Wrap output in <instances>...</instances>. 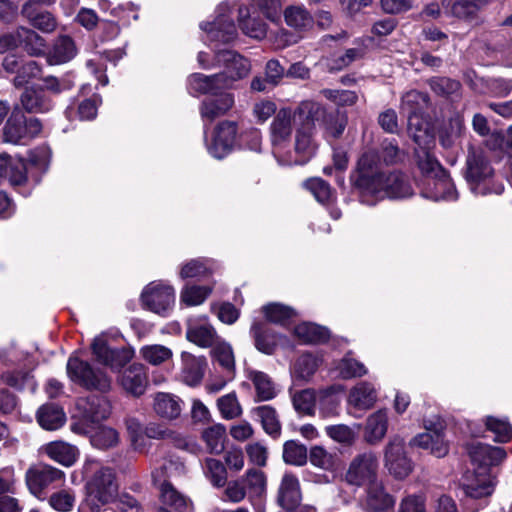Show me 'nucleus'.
<instances>
[{"label":"nucleus","instance_id":"31","mask_svg":"<svg viewBox=\"0 0 512 512\" xmlns=\"http://www.w3.org/2000/svg\"><path fill=\"white\" fill-rule=\"evenodd\" d=\"M429 96L426 93L411 90L405 93L401 100V111L407 116L410 129L414 120L428 107Z\"/></svg>","mask_w":512,"mask_h":512},{"label":"nucleus","instance_id":"47","mask_svg":"<svg viewBox=\"0 0 512 512\" xmlns=\"http://www.w3.org/2000/svg\"><path fill=\"white\" fill-rule=\"evenodd\" d=\"M1 380L4 384L16 389L17 391L29 390L31 393L36 391L37 383L30 371L12 370L1 374Z\"/></svg>","mask_w":512,"mask_h":512},{"label":"nucleus","instance_id":"32","mask_svg":"<svg viewBox=\"0 0 512 512\" xmlns=\"http://www.w3.org/2000/svg\"><path fill=\"white\" fill-rule=\"evenodd\" d=\"M77 54V47L74 40L67 35L57 37L47 54L49 65H60L69 62Z\"/></svg>","mask_w":512,"mask_h":512},{"label":"nucleus","instance_id":"24","mask_svg":"<svg viewBox=\"0 0 512 512\" xmlns=\"http://www.w3.org/2000/svg\"><path fill=\"white\" fill-rule=\"evenodd\" d=\"M283 17L286 25L292 29L294 33L300 34L301 38L311 31L315 24L313 15L302 4L288 5L283 10Z\"/></svg>","mask_w":512,"mask_h":512},{"label":"nucleus","instance_id":"21","mask_svg":"<svg viewBox=\"0 0 512 512\" xmlns=\"http://www.w3.org/2000/svg\"><path fill=\"white\" fill-rule=\"evenodd\" d=\"M186 338L202 348L214 346L219 339L216 330L205 316L187 320Z\"/></svg>","mask_w":512,"mask_h":512},{"label":"nucleus","instance_id":"48","mask_svg":"<svg viewBox=\"0 0 512 512\" xmlns=\"http://www.w3.org/2000/svg\"><path fill=\"white\" fill-rule=\"evenodd\" d=\"M202 438L211 454H220L225 448L226 428L222 424L210 426L203 431Z\"/></svg>","mask_w":512,"mask_h":512},{"label":"nucleus","instance_id":"57","mask_svg":"<svg viewBox=\"0 0 512 512\" xmlns=\"http://www.w3.org/2000/svg\"><path fill=\"white\" fill-rule=\"evenodd\" d=\"M42 74V68L35 60H29L22 63L18 74L13 79L16 87H23L31 80L37 79Z\"/></svg>","mask_w":512,"mask_h":512},{"label":"nucleus","instance_id":"49","mask_svg":"<svg viewBox=\"0 0 512 512\" xmlns=\"http://www.w3.org/2000/svg\"><path fill=\"white\" fill-rule=\"evenodd\" d=\"M211 354L215 362L227 373L231 378L235 370V360L232 347L226 342L217 341L212 346Z\"/></svg>","mask_w":512,"mask_h":512},{"label":"nucleus","instance_id":"15","mask_svg":"<svg viewBox=\"0 0 512 512\" xmlns=\"http://www.w3.org/2000/svg\"><path fill=\"white\" fill-rule=\"evenodd\" d=\"M74 433L88 436L93 447L100 450H107L117 446L119 443V433L116 429L98 424H89L86 422H75L71 425Z\"/></svg>","mask_w":512,"mask_h":512},{"label":"nucleus","instance_id":"41","mask_svg":"<svg viewBox=\"0 0 512 512\" xmlns=\"http://www.w3.org/2000/svg\"><path fill=\"white\" fill-rule=\"evenodd\" d=\"M249 379L255 388L256 401H269L277 396L276 385L268 374L253 370L249 372Z\"/></svg>","mask_w":512,"mask_h":512},{"label":"nucleus","instance_id":"54","mask_svg":"<svg viewBox=\"0 0 512 512\" xmlns=\"http://www.w3.org/2000/svg\"><path fill=\"white\" fill-rule=\"evenodd\" d=\"M319 366V359L312 354L301 355L294 364V376L301 380H309Z\"/></svg>","mask_w":512,"mask_h":512},{"label":"nucleus","instance_id":"60","mask_svg":"<svg viewBox=\"0 0 512 512\" xmlns=\"http://www.w3.org/2000/svg\"><path fill=\"white\" fill-rule=\"evenodd\" d=\"M322 122L325 125L326 134L336 139L339 138L346 127L347 119L344 115L338 113H327L320 118L318 123Z\"/></svg>","mask_w":512,"mask_h":512},{"label":"nucleus","instance_id":"63","mask_svg":"<svg viewBox=\"0 0 512 512\" xmlns=\"http://www.w3.org/2000/svg\"><path fill=\"white\" fill-rule=\"evenodd\" d=\"M140 353L143 359L152 365H160L172 356V351L163 345L145 346Z\"/></svg>","mask_w":512,"mask_h":512},{"label":"nucleus","instance_id":"37","mask_svg":"<svg viewBox=\"0 0 512 512\" xmlns=\"http://www.w3.org/2000/svg\"><path fill=\"white\" fill-rule=\"evenodd\" d=\"M37 421L46 430H57L64 425L66 415L60 406L47 403L38 409Z\"/></svg>","mask_w":512,"mask_h":512},{"label":"nucleus","instance_id":"43","mask_svg":"<svg viewBox=\"0 0 512 512\" xmlns=\"http://www.w3.org/2000/svg\"><path fill=\"white\" fill-rule=\"evenodd\" d=\"M252 414L256 417L264 431L273 438L279 437L281 433V423L274 407L270 405H261L252 409Z\"/></svg>","mask_w":512,"mask_h":512},{"label":"nucleus","instance_id":"38","mask_svg":"<svg viewBox=\"0 0 512 512\" xmlns=\"http://www.w3.org/2000/svg\"><path fill=\"white\" fill-rule=\"evenodd\" d=\"M388 429V416L386 411L379 410L371 414L366 421L365 440L374 444L381 441Z\"/></svg>","mask_w":512,"mask_h":512},{"label":"nucleus","instance_id":"62","mask_svg":"<svg viewBox=\"0 0 512 512\" xmlns=\"http://www.w3.org/2000/svg\"><path fill=\"white\" fill-rule=\"evenodd\" d=\"M76 496L72 490H60L49 497V505L56 511L69 512L73 509Z\"/></svg>","mask_w":512,"mask_h":512},{"label":"nucleus","instance_id":"50","mask_svg":"<svg viewBox=\"0 0 512 512\" xmlns=\"http://www.w3.org/2000/svg\"><path fill=\"white\" fill-rule=\"evenodd\" d=\"M262 310L268 322L283 326L289 324L296 316L294 309L280 303L267 304Z\"/></svg>","mask_w":512,"mask_h":512},{"label":"nucleus","instance_id":"26","mask_svg":"<svg viewBox=\"0 0 512 512\" xmlns=\"http://www.w3.org/2000/svg\"><path fill=\"white\" fill-rule=\"evenodd\" d=\"M118 381L127 393L136 397L141 396L148 384L145 366L139 363L131 364L122 371Z\"/></svg>","mask_w":512,"mask_h":512},{"label":"nucleus","instance_id":"28","mask_svg":"<svg viewBox=\"0 0 512 512\" xmlns=\"http://www.w3.org/2000/svg\"><path fill=\"white\" fill-rule=\"evenodd\" d=\"M395 505V499L386 492L381 481L367 485L365 507L368 512H386Z\"/></svg>","mask_w":512,"mask_h":512},{"label":"nucleus","instance_id":"51","mask_svg":"<svg viewBox=\"0 0 512 512\" xmlns=\"http://www.w3.org/2000/svg\"><path fill=\"white\" fill-rule=\"evenodd\" d=\"M292 404L300 415L311 416L315 412L316 395L312 389L297 391L292 395Z\"/></svg>","mask_w":512,"mask_h":512},{"label":"nucleus","instance_id":"53","mask_svg":"<svg viewBox=\"0 0 512 512\" xmlns=\"http://www.w3.org/2000/svg\"><path fill=\"white\" fill-rule=\"evenodd\" d=\"M212 273L211 262L207 259H193L184 264L180 271L182 279L205 278Z\"/></svg>","mask_w":512,"mask_h":512},{"label":"nucleus","instance_id":"40","mask_svg":"<svg viewBox=\"0 0 512 512\" xmlns=\"http://www.w3.org/2000/svg\"><path fill=\"white\" fill-rule=\"evenodd\" d=\"M414 141L421 146L420 135H413ZM416 158L418 168L423 173L424 179L427 177L435 176V174H441L446 170L441 166L435 156L425 147H420L416 150Z\"/></svg>","mask_w":512,"mask_h":512},{"label":"nucleus","instance_id":"7","mask_svg":"<svg viewBox=\"0 0 512 512\" xmlns=\"http://www.w3.org/2000/svg\"><path fill=\"white\" fill-rule=\"evenodd\" d=\"M67 374L71 381L87 390H97L102 393L111 388V379L102 370L95 369L89 362L73 354L67 362Z\"/></svg>","mask_w":512,"mask_h":512},{"label":"nucleus","instance_id":"20","mask_svg":"<svg viewBox=\"0 0 512 512\" xmlns=\"http://www.w3.org/2000/svg\"><path fill=\"white\" fill-rule=\"evenodd\" d=\"M208 93L210 97L203 100L200 106V114L204 122L212 123L216 118L225 115L234 106V94L223 92ZM198 96L201 93H190Z\"/></svg>","mask_w":512,"mask_h":512},{"label":"nucleus","instance_id":"44","mask_svg":"<svg viewBox=\"0 0 512 512\" xmlns=\"http://www.w3.org/2000/svg\"><path fill=\"white\" fill-rule=\"evenodd\" d=\"M21 104L28 113H45L53 107L51 99L36 89H26L21 95Z\"/></svg>","mask_w":512,"mask_h":512},{"label":"nucleus","instance_id":"34","mask_svg":"<svg viewBox=\"0 0 512 512\" xmlns=\"http://www.w3.org/2000/svg\"><path fill=\"white\" fill-rule=\"evenodd\" d=\"M183 401L176 395L158 392L154 397L153 409L155 413L166 420L178 418L182 411Z\"/></svg>","mask_w":512,"mask_h":512},{"label":"nucleus","instance_id":"25","mask_svg":"<svg viewBox=\"0 0 512 512\" xmlns=\"http://www.w3.org/2000/svg\"><path fill=\"white\" fill-rule=\"evenodd\" d=\"M27 180V165L21 158H13L6 153L0 154V185L6 181L19 186Z\"/></svg>","mask_w":512,"mask_h":512},{"label":"nucleus","instance_id":"58","mask_svg":"<svg viewBox=\"0 0 512 512\" xmlns=\"http://www.w3.org/2000/svg\"><path fill=\"white\" fill-rule=\"evenodd\" d=\"M304 186L313 194L319 203H329L333 197L329 183L321 178L315 177L308 179L305 181Z\"/></svg>","mask_w":512,"mask_h":512},{"label":"nucleus","instance_id":"3","mask_svg":"<svg viewBox=\"0 0 512 512\" xmlns=\"http://www.w3.org/2000/svg\"><path fill=\"white\" fill-rule=\"evenodd\" d=\"M215 59L223 70L213 75L193 73L187 79L189 93H215L220 90L236 89L237 82L246 78L251 71L250 61L233 50H216Z\"/></svg>","mask_w":512,"mask_h":512},{"label":"nucleus","instance_id":"39","mask_svg":"<svg viewBox=\"0 0 512 512\" xmlns=\"http://www.w3.org/2000/svg\"><path fill=\"white\" fill-rule=\"evenodd\" d=\"M377 399L374 386L366 381L359 382L349 393L348 402L358 409H369Z\"/></svg>","mask_w":512,"mask_h":512},{"label":"nucleus","instance_id":"11","mask_svg":"<svg viewBox=\"0 0 512 512\" xmlns=\"http://www.w3.org/2000/svg\"><path fill=\"white\" fill-rule=\"evenodd\" d=\"M143 306L161 316H167L175 302V292L172 286L161 282H151L142 294Z\"/></svg>","mask_w":512,"mask_h":512},{"label":"nucleus","instance_id":"23","mask_svg":"<svg viewBox=\"0 0 512 512\" xmlns=\"http://www.w3.org/2000/svg\"><path fill=\"white\" fill-rule=\"evenodd\" d=\"M426 432L418 434L412 440V444L422 449L429 450L436 457H444L448 453V444L444 437L441 423L434 427L425 424Z\"/></svg>","mask_w":512,"mask_h":512},{"label":"nucleus","instance_id":"45","mask_svg":"<svg viewBox=\"0 0 512 512\" xmlns=\"http://www.w3.org/2000/svg\"><path fill=\"white\" fill-rule=\"evenodd\" d=\"M18 38L20 39V47L30 56L38 57L45 54L46 41L34 30L19 27Z\"/></svg>","mask_w":512,"mask_h":512},{"label":"nucleus","instance_id":"55","mask_svg":"<svg viewBox=\"0 0 512 512\" xmlns=\"http://www.w3.org/2000/svg\"><path fill=\"white\" fill-rule=\"evenodd\" d=\"M485 424L487 429L495 435L494 440L496 442L505 443L511 439L512 426L506 419L488 416Z\"/></svg>","mask_w":512,"mask_h":512},{"label":"nucleus","instance_id":"46","mask_svg":"<svg viewBox=\"0 0 512 512\" xmlns=\"http://www.w3.org/2000/svg\"><path fill=\"white\" fill-rule=\"evenodd\" d=\"M295 336L306 344L324 343L329 339V330L323 326L304 322L294 328Z\"/></svg>","mask_w":512,"mask_h":512},{"label":"nucleus","instance_id":"8","mask_svg":"<svg viewBox=\"0 0 512 512\" xmlns=\"http://www.w3.org/2000/svg\"><path fill=\"white\" fill-rule=\"evenodd\" d=\"M41 130L42 124L37 118H27L21 111L14 110L3 128V140L25 145L38 136Z\"/></svg>","mask_w":512,"mask_h":512},{"label":"nucleus","instance_id":"13","mask_svg":"<svg viewBox=\"0 0 512 512\" xmlns=\"http://www.w3.org/2000/svg\"><path fill=\"white\" fill-rule=\"evenodd\" d=\"M384 462L389 473L396 479H404L412 472V462L406 455L403 438L395 436L388 442Z\"/></svg>","mask_w":512,"mask_h":512},{"label":"nucleus","instance_id":"59","mask_svg":"<svg viewBox=\"0 0 512 512\" xmlns=\"http://www.w3.org/2000/svg\"><path fill=\"white\" fill-rule=\"evenodd\" d=\"M337 370L339 372V376L343 379L361 377L367 374V369L364 364L349 357L348 355L341 359L337 366Z\"/></svg>","mask_w":512,"mask_h":512},{"label":"nucleus","instance_id":"27","mask_svg":"<svg viewBox=\"0 0 512 512\" xmlns=\"http://www.w3.org/2000/svg\"><path fill=\"white\" fill-rule=\"evenodd\" d=\"M257 350L264 354H273L282 336L266 322H254L250 329Z\"/></svg>","mask_w":512,"mask_h":512},{"label":"nucleus","instance_id":"1","mask_svg":"<svg viewBox=\"0 0 512 512\" xmlns=\"http://www.w3.org/2000/svg\"><path fill=\"white\" fill-rule=\"evenodd\" d=\"M351 181L363 197L371 196L375 200H401L414 195L409 177L399 170L384 171L380 154L374 149L359 157Z\"/></svg>","mask_w":512,"mask_h":512},{"label":"nucleus","instance_id":"29","mask_svg":"<svg viewBox=\"0 0 512 512\" xmlns=\"http://www.w3.org/2000/svg\"><path fill=\"white\" fill-rule=\"evenodd\" d=\"M181 377L185 384L197 386L201 383L207 367L206 358L194 356L191 353L183 352Z\"/></svg>","mask_w":512,"mask_h":512},{"label":"nucleus","instance_id":"17","mask_svg":"<svg viewBox=\"0 0 512 512\" xmlns=\"http://www.w3.org/2000/svg\"><path fill=\"white\" fill-rule=\"evenodd\" d=\"M301 500L302 495L298 478L291 473H285L278 489V505L289 512H315L312 507L300 508Z\"/></svg>","mask_w":512,"mask_h":512},{"label":"nucleus","instance_id":"5","mask_svg":"<svg viewBox=\"0 0 512 512\" xmlns=\"http://www.w3.org/2000/svg\"><path fill=\"white\" fill-rule=\"evenodd\" d=\"M296 114H298L301 125L297 128L295 137V151L299 155V159H296L294 163L303 165L316 151L312 134L316 122L325 116V108L315 102L303 101L296 108Z\"/></svg>","mask_w":512,"mask_h":512},{"label":"nucleus","instance_id":"16","mask_svg":"<svg viewBox=\"0 0 512 512\" xmlns=\"http://www.w3.org/2000/svg\"><path fill=\"white\" fill-rule=\"evenodd\" d=\"M420 194L423 198L435 202L458 199V192L447 171L423 179Z\"/></svg>","mask_w":512,"mask_h":512},{"label":"nucleus","instance_id":"33","mask_svg":"<svg viewBox=\"0 0 512 512\" xmlns=\"http://www.w3.org/2000/svg\"><path fill=\"white\" fill-rule=\"evenodd\" d=\"M22 15L28 19L30 24L46 33L55 30L57 26L56 19L48 11H40L35 4V1H27L22 7Z\"/></svg>","mask_w":512,"mask_h":512},{"label":"nucleus","instance_id":"10","mask_svg":"<svg viewBox=\"0 0 512 512\" xmlns=\"http://www.w3.org/2000/svg\"><path fill=\"white\" fill-rule=\"evenodd\" d=\"M378 458L373 451L357 454L349 464L345 480L349 485L367 486L378 480Z\"/></svg>","mask_w":512,"mask_h":512},{"label":"nucleus","instance_id":"61","mask_svg":"<svg viewBox=\"0 0 512 512\" xmlns=\"http://www.w3.org/2000/svg\"><path fill=\"white\" fill-rule=\"evenodd\" d=\"M205 473L215 487H223L227 482L226 468L222 462L217 459H206Z\"/></svg>","mask_w":512,"mask_h":512},{"label":"nucleus","instance_id":"4","mask_svg":"<svg viewBox=\"0 0 512 512\" xmlns=\"http://www.w3.org/2000/svg\"><path fill=\"white\" fill-rule=\"evenodd\" d=\"M86 495L78 512H138L137 501H117L118 484L115 472L109 467L98 468L85 484Z\"/></svg>","mask_w":512,"mask_h":512},{"label":"nucleus","instance_id":"19","mask_svg":"<svg viewBox=\"0 0 512 512\" xmlns=\"http://www.w3.org/2000/svg\"><path fill=\"white\" fill-rule=\"evenodd\" d=\"M237 135V125L232 121L221 122L215 130L212 141L207 144L209 154L216 159H223L233 149Z\"/></svg>","mask_w":512,"mask_h":512},{"label":"nucleus","instance_id":"18","mask_svg":"<svg viewBox=\"0 0 512 512\" xmlns=\"http://www.w3.org/2000/svg\"><path fill=\"white\" fill-rule=\"evenodd\" d=\"M92 352L96 359L110 367L113 371L123 368L131 359L132 354L124 348H111L103 337H96L91 345Z\"/></svg>","mask_w":512,"mask_h":512},{"label":"nucleus","instance_id":"30","mask_svg":"<svg viewBox=\"0 0 512 512\" xmlns=\"http://www.w3.org/2000/svg\"><path fill=\"white\" fill-rule=\"evenodd\" d=\"M111 413V405L104 396H90L83 405V416L78 422L98 424L106 420Z\"/></svg>","mask_w":512,"mask_h":512},{"label":"nucleus","instance_id":"64","mask_svg":"<svg viewBox=\"0 0 512 512\" xmlns=\"http://www.w3.org/2000/svg\"><path fill=\"white\" fill-rule=\"evenodd\" d=\"M485 93L496 98L507 97L512 92V79L491 78L485 81Z\"/></svg>","mask_w":512,"mask_h":512},{"label":"nucleus","instance_id":"36","mask_svg":"<svg viewBox=\"0 0 512 512\" xmlns=\"http://www.w3.org/2000/svg\"><path fill=\"white\" fill-rule=\"evenodd\" d=\"M44 450L49 458L66 467L74 465L79 457L77 447L64 441L50 442Z\"/></svg>","mask_w":512,"mask_h":512},{"label":"nucleus","instance_id":"35","mask_svg":"<svg viewBox=\"0 0 512 512\" xmlns=\"http://www.w3.org/2000/svg\"><path fill=\"white\" fill-rule=\"evenodd\" d=\"M490 0H442V7L459 19H472Z\"/></svg>","mask_w":512,"mask_h":512},{"label":"nucleus","instance_id":"56","mask_svg":"<svg viewBox=\"0 0 512 512\" xmlns=\"http://www.w3.org/2000/svg\"><path fill=\"white\" fill-rule=\"evenodd\" d=\"M209 286L186 285L181 291V302L187 306L202 304L211 293Z\"/></svg>","mask_w":512,"mask_h":512},{"label":"nucleus","instance_id":"12","mask_svg":"<svg viewBox=\"0 0 512 512\" xmlns=\"http://www.w3.org/2000/svg\"><path fill=\"white\" fill-rule=\"evenodd\" d=\"M164 475L163 467L152 472L154 484L158 485L162 507L158 512H191L192 503L190 500L175 489L168 481H161Z\"/></svg>","mask_w":512,"mask_h":512},{"label":"nucleus","instance_id":"42","mask_svg":"<svg viewBox=\"0 0 512 512\" xmlns=\"http://www.w3.org/2000/svg\"><path fill=\"white\" fill-rule=\"evenodd\" d=\"M239 27L251 38L262 39L267 34V24L259 16L250 15L246 7L239 8Z\"/></svg>","mask_w":512,"mask_h":512},{"label":"nucleus","instance_id":"9","mask_svg":"<svg viewBox=\"0 0 512 512\" xmlns=\"http://www.w3.org/2000/svg\"><path fill=\"white\" fill-rule=\"evenodd\" d=\"M25 480L29 491L40 498L47 489L62 485L65 473L51 465L39 463L26 471Z\"/></svg>","mask_w":512,"mask_h":512},{"label":"nucleus","instance_id":"22","mask_svg":"<svg viewBox=\"0 0 512 512\" xmlns=\"http://www.w3.org/2000/svg\"><path fill=\"white\" fill-rule=\"evenodd\" d=\"M298 118L296 109L281 108L270 125L271 143L274 147L283 146L290 141L293 132V120Z\"/></svg>","mask_w":512,"mask_h":512},{"label":"nucleus","instance_id":"52","mask_svg":"<svg viewBox=\"0 0 512 512\" xmlns=\"http://www.w3.org/2000/svg\"><path fill=\"white\" fill-rule=\"evenodd\" d=\"M308 458L307 448L305 445L289 440L283 447V459L286 463L302 466L306 464Z\"/></svg>","mask_w":512,"mask_h":512},{"label":"nucleus","instance_id":"6","mask_svg":"<svg viewBox=\"0 0 512 512\" xmlns=\"http://www.w3.org/2000/svg\"><path fill=\"white\" fill-rule=\"evenodd\" d=\"M493 169L480 151H471L466 161L465 178L470 190L475 195H499L504 191L502 182L495 181Z\"/></svg>","mask_w":512,"mask_h":512},{"label":"nucleus","instance_id":"14","mask_svg":"<svg viewBox=\"0 0 512 512\" xmlns=\"http://www.w3.org/2000/svg\"><path fill=\"white\" fill-rule=\"evenodd\" d=\"M227 10V5H219L216 10V18L212 22L200 24V28L206 33L209 42L228 44L236 39L237 29L232 19L226 15Z\"/></svg>","mask_w":512,"mask_h":512},{"label":"nucleus","instance_id":"2","mask_svg":"<svg viewBox=\"0 0 512 512\" xmlns=\"http://www.w3.org/2000/svg\"><path fill=\"white\" fill-rule=\"evenodd\" d=\"M468 453L476 468L462 483L464 505L466 509L477 511L487 504L488 497L494 491L495 476L490 467L501 463L506 458V451L501 447L473 442L468 447Z\"/></svg>","mask_w":512,"mask_h":512}]
</instances>
